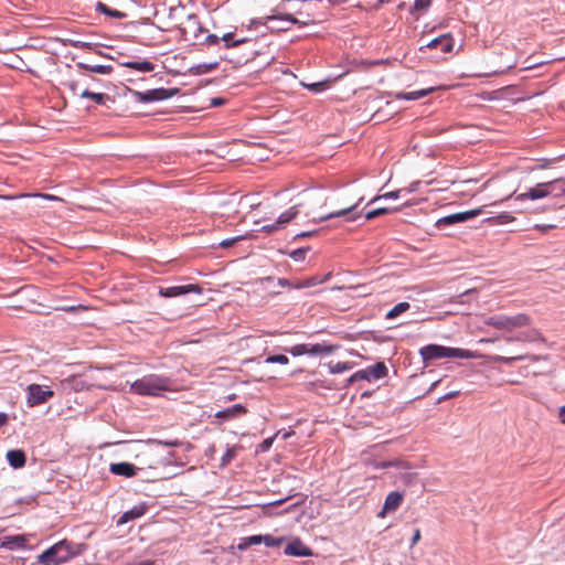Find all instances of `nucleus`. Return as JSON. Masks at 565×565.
<instances>
[{
    "label": "nucleus",
    "instance_id": "obj_23",
    "mask_svg": "<svg viewBox=\"0 0 565 565\" xmlns=\"http://www.w3.org/2000/svg\"><path fill=\"white\" fill-rule=\"evenodd\" d=\"M78 97L81 98H89L94 100L98 105H104L108 99L109 96L104 93H93L88 89H83L79 92Z\"/></svg>",
    "mask_w": 565,
    "mask_h": 565
},
{
    "label": "nucleus",
    "instance_id": "obj_5",
    "mask_svg": "<svg viewBox=\"0 0 565 565\" xmlns=\"http://www.w3.org/2000/svg\"><path fill=\"white\" fill-rule=\"evenodd\" d=\"M563 182V178H558L548 182L539 183L525 193L516 196V200H537L547 196L548 194L558 190V184Z\"/></svg>",
    "mask_w": 565,
    "mask_h": 565
},
{
    "label": "nucleus",
    "instance_id": "obj_32",
    "mask_svg": "<svg viewBox=\"0 0 565 565\" xmlns=\"http://www.w3.org/2000/svg\"><path fill=\"white\" fill-rule=\"evenodd\" d=\"M398 209H394V211H397ZM393 212V210L388 209V207H379V209H374V210H371L369 211L366 214H365V218L366 220H374L379 216H382V215H385V214H388Z\"/></svg>",
    "mask_w": 565,
    "mask_h": 565
},
{
    "label": "nucleus",
    "instance_id": "obj_18",
    "mask_svg": "<svg viewBox=\"0 0 565 565\" xmlns=\"http://www.w3.org/2000/svg\"><path fill=\"white\" fill-rule=\"evenodd\" d=\"M7 459L11 467L18 469L25 466L26 457L22 450H9L7 452Z\"/></svg>",
    "mask_w": 565,
    "mask_h": 565
},
{
    "label": "nucleus",
    "instance_id": "obj_49",
    "mask_svg": "<svg viewBox=\"0 0 565 565\" xmlns=\"http://www.w3.org/2000/svg\"><path fill=\"white\" fill-rule=\"evenodd\" d=\"M317 233H318V231L301 232V233H298L297 235H295L294 239L297 241V239L305 238V237H311V236H315Z\"/></svg>",
    "mask_w": 565,
    "mask_h": 565
},
{
    "label": "nucleus",
    "instance_id": "obj_63",
    "mask_svg": "<svg viewBox=\"0 0 565 565\" xmlns=\"http://www.w3.org/2000/svg\"><path fill=\"white\" fill-rule=\"evenodd\" d=\"M355 381H359L358 379H353V374L349 377L348 382L349 384L354 383Z\"/></svg>",
    "mask_w": 565,
    "mask_h": 565
},
{
    "label": "nucleus",
    "instance_id": "obj_1",
    "mask_svg": "<svg viewBox=\"0 0 565 565\" xmlns=\"http://www.w3.org/2000/svg\"><path fill=\"white\" fill-rule=\"evenodd\" d=\"M532 323V318L525 313L520 312L514 316L508 315H493L484 319V324L492 327L497 330L512 333L515 330L529 327Z\"/></svg>",
    "mask_w": 565,
    "mask_h": 565
},
{
    "label": "nucleus",
    "instance_id": "obj_64",
    "mask_svg": "<svg viewBox=\"0 0 565 565\" xmlns=\"http://www.w3.org/2000/svg\"><path fill=\"white\" fill-rule=\"evenodd\" d=\"M212 104H213V105H221V104H222V100H221V99H213V100H212Z\"/></svg>",
    "mask_w": 565,
    "mask_h": 565
},
{
    "label": "nucleus",
    "instance_id": "obj_51",
    "mask_svg": "<svg viewBox=\"0 0 565 565\" xmlns=\"http://www.w3.org/2000/svg\"><path fill=\"white\" fill-rule=\"evenodd\" d=\"M235 457V450L234 449H227L225 455L223 456L222 460L223 463L230 462Z\"/></svg>",
    "mask_w": 565,
    "mask_h": 565
},
{
    "label": "nucleus",
    "instance_id": "obj_45",
    "mask_svg": "<svg viewBox=\"0 0 565 565\" xmlns=\"http://www.w3.org/2000/svg\"><path fill=\"white\" fill-rule=\"evenodd\" d=\"M430 4V0H415L414 9L417 11L426 10Z\"/></svg>",
    "mask_w": 565,
    "mask_h": 565
},
{
    "label": "nucleus",
    "instance_id": "obj_44",
    "mask_svg": "<svg viewBox=\"0 0 565 565\" xmlns=\"http://www.w3.org/2000/svg\"><path fill=\"white\" fill-rule=\"evenodd\" d=\"M353 379H358L359 381L366 380L371 381V376L369 373V367L365 370H360L353 374Z\"/></svg>",
    "mask_w": 565,
    "mask_h": 565
},
{
    "label": "nucleus",
    "instance_id": "obj_36",
    "mask_svg": "<svg viewBox=\"0 0 565 565\" xmlns=\"http://www.w3.org/2000/svg\"><path fill=\"white\" fill-rule=\"evenodd\" d=\"M406 191V189H398V190H395V191H391V192H386L382 195H377L375 196L371 203L377 201V200H381V199H398L401 196V193Z\"/></svg>",
    "mask_w": 565,
    "mask_h": 565
},
{
    "label": "nucleus",
    "instance_id": "obj_57",
    "mask_svg": "<svg viewBox=\"0 0 565 565\" xmlns=\"http://www.w3.org/2000/svg\"><path fill=\"white\" fill-rule=\"evenodd\" d=\"M159 444H162L168 447H175L179 445L178 440H167V441H158Z\"/></svg>",
    "mask_w": 565,
    "mask_h": 565
},
{
    "label": "nucleus",
    "instance_id": "obj_20",
    "mask_svg": "<svg viewBox=\"0 0 565 565\" xmlns=\"http://www.w3.org/2000/svg\"><path fill=\"white\" fill-rule=\"evenodd\" d=\"M334 345H329L326 343H316V344H308V354L310 355H324V354H331L335 351Z\"/></svg>",
    "mask_w": 565,
    "mask_h": 565
},
{
    "label": "nucleus",
    "instance_id": "obj_38",
    "mask_svg": "<svg viewBox=\"0 0 565 565\" xmlns=\"http://www.w3.org/2000/svg\"><path fill=\"white\" fill-rule=\"evenodd\" d=\"M350 369V365L347 362H338L335 364H330L329 370L332 374L342 373Z\"/></svg>",
    "mask_w": 565,
    "mask_h": 565
},
{
    "label": "nucleus",
    "instance_id": "obj_22",
    "mask_svg": "<svg viewBox=\"0 0 565 565\" xmlns=\"http://www.w3.org/2000/svg\"><path fill=\"white\" fill-rule=\"evenodd\" d=\"M122 65L127 68L135 70V71L142 72V73H149L154 70L153 63H151L149 61L125 62Z\"/></svg>",
    "mask_w": 565,
    "mask_h": 565
},
{
    "label": "nucleus",
    "instance_id": "obj_39",
    "mask_svg": "<svg viewBox=\"0 0 565 565\" xmlns=\"http://www.w3.org/2000/svg\"><path fill=\"white\" fill-rule=\"evenodd\" d=\"M322 281H324V279H318L317 277H312V278L306 279L303 281H299L294 287H296V288H308V287L316 286L317 284L322 282Z\"/></svg>",
    "mask_w": 565,
    "mask_h": 565
},
{
    "label": "nucleus",
    "instance_id": "obj_61",
    "mask_svg": "<svg viewBox=\"0 0 565 565\" xmlns=\"http://www.w3.org/2000/svg\"><path fill=\"white\" fill-rule=\"evenodd\" d=\"M287 499L277 500L275 502L269 503V505H280L282 504Z\"/></svg>",
    "mask_w": 565,
    "mask_h": 565
},
{
    "label": "nucleus",
    "instance_id": "obj_35",
    "mask_svg": "<svg viewBox=\"0 0 565 565\" xmlns=\"http://www.w3.org/2000/svg\"><path fill=\"white\" fill-rule=\"evenodd\" d=\"M265 362L268 364L279 363L285 365L289 363V359L285 354H276L267 356Z\"/></svg>",
    "mask_w": 565,
    "mask_h": 565
},
{
    "label": "nucleus",
    "instance_id": "obj_47",
    "mask_svg": "<svg viewBox=\"0 0 565 565\" xmlns=\"http://www.w3.org/2000/svg\"><path fill=\"white\" fill-rule=\"evenodd\" d=\"M221 40V36H217L216 34H209L206 38H205V41L204 43L206 45H215L218 43V41Z\"/></svg>",
    "mask_w": 565,
    "mask_h": 565
},
{
    "label": "nucleus",
    "instance_id": "obj_21",
    "mask_svg": "<svg viewBox=\"0 0 565 565\" xmlns=\"http://www.w3.org/2000/svg\"><path fill=\"white\" fill-rule=\"evenodd\" d=\"M431 92H434V88L419 89V90H415V92H411V93L399 92V93H396L394 95V97L396 99L416 100V99H420V98L427 96Z\"/></svg>",
    "mask_w": 565,
    "mask_h": 565
},
{
    "label": "nucleus",
    "instance_id": "obj_8",
    "mask_svg": "<svg viewBox=\"0 0 565 565\" xmlns=\"http://www.w3.org/2000/svg\"><path fill=\"white\" fill-rule=\"evenodd\" d=\"M455 40L450 33L441 34L426 44L420 46V51L424 49L439 50L441 53H450L454 50Z\"/></svg>",
    "mask_w": 565,
    "mask_h": 565
},
{
    "label": "nucleus",
    "instance_id": "obj_10",
    "mask_svg": "<svg viewBox=\"0 0 565 565\" xmlns=\"http://www.w3.org/2000/svg\"><path fill=\"white\" fill-rule=\"evenodd\" d=\"M481 212H482L481 209H476V210H470V211H466V212L450 214V215L439 218L437 221V226L440 227L443 225H452L456 223L466 222L468 220L476 217Z\"/></svg>",
    "mask_w": 565,
    "mask_h": 565
},
{
    "label": "nucleus",
    "instance_id": "obj_48",
    "mask_svg": "<svg viewBox=\"0 0 565 565\" xmlns=\"http://www.w3.org/2000/svg\"><path fill=\"white\" fill-rule=\"evenodd\" d=\"M70 44L76 49L88 47L90 44L78 40H70Z\"/></svg>",
    "mask_w": 565,
    "mask_h": 565
},
{
    "label": "nucleus",
    "instance_id": "obj_27",
    "mask_svg": "<svg viewBox=\"0 0 565 565\" xmlns=\"http://www.w3.org/2000/svg\"><path fill=\"white\" fill-rule=\"evenodd\" d=\"M221 40L224 42L226 49L238 46L247 41L246 38L235 39L234 32L223 34Z\"/></svg>",
    "mask_w": 565,
    "mask_h": 565
},
{
    "label": "nucleus",
    "instance_id": "obj_12",
    "mask_svg": "<svg viewBox=\"0 0 565 565\" xmlns=\"http://www.w3.org/2000/svg\"><path fill=\"white\" fill-rule=\"evenodd\" d=\"M284 553L288 556H311L312 551L300 539H295L286 547Z\"/></svg>",
    "mask_w": 565,
    "mask_h": 565
},
{
    "label": "nucleus",
    "instance_id": "obj_14",
    "mask_svg": "<svg viewBox=\"0 0 565 565\" xmlns=\"http://www.w3.org/2000/svg\"><path fill=\"white\" fill-rule=\"evenodd\" d=\"M504 340L507 342H537L544 341V338L542 337L541 332L537 329H531L527 331L520 332L515 337H505Z\"/></svg>",
    "mask_w": 565,
    "mask_h": 565
},
{
    "label": "nucleus",
    "instance_id": "obj_30",
    "mask_svg": "<svg viewBox=\"0 0 565 565\" xmlns=\"http://www.w3.org/2000/svg\"><path fill=\"white\" fill-rule=\"evenodd\" d=\"M79 67L86 70V71H89L92 73H96V74H109L113 72V66L111 65H99V64H96V65H87V64H79Z\"/></svg>",
    "mask_w": 565,
    "mask_h": 565
},
{
    "label": "nucleus",
    "instance_id": "obj_59",
    "mask_svg": "<svg viewBox=\"0 0 565 565\" xmlns=\"http://www.w3.org/2000/svg\"><path fill=\"white\" fill-rule=\"evenodd\" d=\"M565 179H563V182L558 184V190L556 192H561L562 194L565 195Z\"/></svg>",
    "mask_w": 565,
    "mask_h": 565
},
{
    "label": "nucleus",
    "instance_id": "obj_62",
    "mask_svg": "<svg viewBox=\"0 0 565 565\" xmlns=\"http://www.w3.org/2000/svg\"><path fill=\"white\" fill-rule=\"evenodd\" d=\"M279 285L281 286H289V282L287 279H279Z\"/></svg>",
    "mask_w": 565,
    "mask_h": 565
},
{
    "label": "nucleus",
    "instance_id": "obj_16",
    "mask_svg": "<svg viewBox=\"0 0 565 565\" xmlns=\"http://www.w3.org/2000/svg\"><path fill=\"white\" fill-rule=\"evenodd\" d=\"M403 502V494L398 491L390 492L385 499L382 511L379 516L383 518L386 512L395 511Z\"/></svg>",
    "mask_w": 565,
    "mask_h": 565
},
{
    "label": "nucleus",
    "instance_id": "obj_53",
    "mask_svg": "<svg viewBox=\"0 0 565 565\" xmlns=\"http://www.w3.org/2000/svg\"><path fill=\"white\" fill-rule=\"evenodd\" d=\"M459 394H460V391H452V392H449V393L445 394L444 396H441V397L439 398V402H441V401H447V399H450V398L457 397Z\"/></svg>",
    "mask_w": 565,
    "mask_h": 565
},
{
    "label": "nucleus",
    "instance_id": "obj_29",
    "mask_svg": "<svg viewBox=\"0 0 565 565\" xmlns=\"http://www.w3.org/2000/svg\"><path fill=\"white\" fill-rule=\"evenodd\" d=\"M409 307L411 305L408 302H399L396 306H394L390 311H387L385 318L388 320L395 319L403 312L407 311Z\"/></svg>",
    "mask_w": 565,
    "mask_h": 565
},
{
    "label": "nucleus",
    "instance_id": "obj_11",
    "mask_svg": "<svg viewBox=\"0 0 565 565\" xmlns=\"http://www.w3.org/2000/svg\"><path fill=\"white\" fill-rule=\"evenodd\" d=\"M358 206H359V203H355V204H353V205H351L349 207L341 209L339 211H335V212L322 215V216H320L317 220H312V222L321 223V222H324V221H328V220H331V218H334V217H341V216H348L347 221L353 222V221H355V220H358L360 217L359 213L351 214Z\"/></svg>",
    "mask_w": 565,
    "mask_h": 565
},
{
    "label": "nucleus",
    "instance_id": "obj_58",
    "mask_svg": "<svg viewBox=\"0 0 565 565\" xmlns=\"http://www.w3.org/2000/svg\"><path fill=\"white\" fill-rule=\"evenodd\" d=\"M70 88L72 89V92H73V94H74L75 96H78L79 92H77V83L72 82V83L70 84Z\"/></svg>",
    "mask_w": 565,
    "mask_h": 565
},
{
    "label": "nucleus",
    "instance_id": "obj_54",
    "mask_svg": "<svg viewBox=\"0 0 565 565\" xmlns=\"http://www.w3.org/2000/svg\"><path fill=\"white\" fill-rule=\"evenodd\" d=\"M420 537H422V535H420V530H419V529H416V530L414 531V535H413V537H412V543H411V545H412V546H414L415 544H417V543H418V541L420 540Z\"/></svg>",
    "mask_w": 565,
    "mask_h": 565
},
{
    "label": "nucleus",
    "instance_id": "obj_37",
    "mask_svg": "<svg viewBox=\"0 0 565 565\" xmlns=\"http://www.w3.org/2000/svg\"><path fill=\"white\" fill-rule=\"evenodd\" d=\"M31 196H40L42 199L50 200V201H62V199H60L58 196L53 195V194H47V193H23V194L19 195V198H31Z\"/></svg>",
    "mask_w": 565,
    "mask_h": 565
},
{
    "label": "nucleus",
    "instance_id": "obj_19",
    "mask_svg": "<svg viewBox=\"0 0 565 565\" xmlns=\"http://www.w3.org/2000/svg\"><path fill=\"white\" fill-rule=\"evenodd\" d=\"M135 95L140 102H152L166 98L164 89H151L145 93L136 92Z\"/></svg>",
    "mask_w": 565,
    "mask_h": 565
},
{
    "label": "nucleus",
    "instance_id": "obj_6",
    "mask_svg": "<svg viewBox=\"0 0 565 565\" xmlns=\"http://www.w3.org/2000/svg\"><path fill=\"white\" fill-rule=\"evenodd\" d=\"M205 30L195 14H189L184 24L180 28L181 38L186 42H193L199 39Z\"/></svg>",
    "mask_w": 565,
    "mask_h": 565
},
{
    "label": "nucleus",
    "instance_id": "obj_28",
    "mask_svg": "<svg viewBox=\"0 0 565 565\" xmlns=\"http://www.w3.org/2000/svg\"><path fill=\"white\" fill-rule=\"evenodd\" d=\"M262 544V535H252L247 537H243L237 545L239 551H245L252 545Z\"/></svg>",
    "mask_w": 565,
    "mask_h": 565
},
{
    "label": "nucleus",
    "instance_id": "obj_43",
    "mask_svg": "<svg viewBox=\"0 0 565 565\" xmlns=\"http://www.w3.org/2000/svg\"><path fill=\"white\" fill-rule=\"evenodd\" d=\"M25 543V539L21 535H15L10 539L9 542L6 543V545H13L15 547H22Z\"/></svg>",
    "mask_w": 565,
    "mask_h": 565
},
{
    "label": "nucleus",
    "instance_id": "obj_4",
    "mask_svg": "<svg viewBox=\"0 0 565 565\" xmlns=\"http://www.w3.org/2000/svg\"><path fill=\"white\" fill-rule=\"evenodd\" d=\"M73 555L70 543L63 540L41 553L38 562L42 565H58L70 561Z\"/></svg>",
    "mask_w": 565,
    "mask_h": 565
},
{
    "label": "nucleus",
    "instance_id": "obj_42",
    "mask_svg": "<svg viewBox=\"0 0 565 565\" xmlns=\"http://www.w3.org/2000/svg\"><path fill=\"white\" fill-rule=\"evenodd\" d=\"M268 20H281L282 22L285 23H288V24H298L299 21L292 17L291 14H286L284 17H276V15H270V17H267Z\"/></svg>",
    "mask_w": 565,
    "mask_h": 565
},
{
    "label": "nucleus",
    "instance_id": "obj_15",
    "mask_svg": "<svg viewBox=\"0 0 565 565\" xmlns=\"http://www.w3.org/2000/svg\"><path fill=\"white\" fill-rule=\"evenodd\" d=\"M109 471L116 476H124L126 478H131L137 475L138 468L129 462H115L110 463Z\"/></svg>",
    "mask_w": 565,
    "mask_h": 565
},
{
    "label": "nucleus",
    "instance_id": "obj_26",
    "mask_svg": "<svg viewBox=\"0 0 565 565\" xmlns=\"http://www.w3.org/2000/svg\"><path fill=\"white\" fill-rule=\"evenodd\" d=\"M369 373L371 380H380L387 374V367L384 362H377L376 364L369 366Z\"/></svg>",
    "mask_w": 565,
    "mask_h": 565
},
{
    "label": "nucleus",
    "instance_id": "obj_31",
    "mask_svg": "<svg viewBox=\"0 0 565 565\" xmlns=\"http://www.w3.org/2000/svg\"><path fill=\"white\" fill-rule=\"evenodd\" d=\"M285 542V537H275L270 534L262 535V543L267 547H279Z\"/></svg>",
    "mask_w": 565,
    "mask_h": 565
},
{
    "label": "nucleus",
    "instance_id": "obj_25",
    "mask_svg": "<svg viewBox=\"0 0 565 565\" xmlns=\"http://www.w3.org/2000/svg\"><path fill=\"white\" fill-rule=\"evenodd\" d=\"M96 10L100 13H104L110 18H114V19H124L126 18V13L125 12H121L119 10H116V9H111L109 8L107 4L103 3V2H97L96 4Z\"/></svg>",
    "mask_w": 565,
    "mask_h": 565
},
{
    "label": "nucleus",
    "instance_id": "obj_56",
    "mask_svg": "<svg viewBox=\"0 0 565 565\" xmlns=\"http://www.w3.org/2000/svg\"><path fill=\"white\" fill-rule=\"evenodd\" d=\"M558 419L562 424H565V405L558 412Z\"/></svg>",
    "mask_w": 565,
    "mask_h": 565
},
{
    "label": "nucleus",
    "instance_id": "obj_50",
    "mask_svg": "<svg viewBox=\"0 0 565 565\" xmlns=\"http://www.w3.org/2000/svg\"><path fill=\"white\" fill-rule=\"evenodd\" d=\"M279 228H281V227H280V225H278V222L276 221V222H275V223H273V224H269V225H265V226H263V228H262V230H263L264 232H266V233H271V232L277 231V230H279Z\"/></svg>",
    "mask_w": 565,
    "mask_h": 565
},
{
    "label": "nucleus",
    "instance_id": "obj_40",
    "mask_svg": "<svg viewBox=\"0 0 565 565\" xmlns=\"http://www.w3.org/2000/svg\"><path fill=\"white\" fill-rule=\"evenodd\" d=\"M218 67V62H213V63H209V64H200L196 66V73L198 74H204V73H207V72H211L213 70H216Z\"/></svg>",
    "mask_w": 565,
    "mask_h": 565
},
{
    "label": "nucleus",
    "instance_id": "obj_60",
    "mask_svg": "<svg viewBox=\"0 0 565 565\" xmlns=\"http://www.w3.org/2000/svg\"><path fill=\"white\" fill-rule=\"evenodd\" d=\"M500 217H502V218H504V220H507V221H510V222H511V221H514V217H513V216H511V215H509V214H502V215H500Z\"/></svg>",
    "mask_w": 565,
    "mask_h": 565
},
{
    "label": "nucleus",
    "instance_id": "obj_13",
    "mask_svg": "<svg viewBox=\"0 0 565 565\" xmlns=\"http://www.w3.org/2000/svg\"><path fill=\"white\" fill-rule=\"evenodd\" d=\"M247 413V409L245 406L241 404H235L228 408H225L223 411H218L215 413L214 417L218 418L223 422L232 420L235 418H238Z\"/></svg>",
    "mask_w": 565,
    "mask_h": 565
},
{
    "label": "nucleus",
    "instance_id": "obj_2",
    "mask_svg": "<svg viewBox=\"0 0 565 565\" xmlns=\"http://www.w3.org/2000/svg\"><path fill=\"white\" fill-rule=\"evenodd\" d=\"M419 354L425 363L445 358L472 359L475 353L459 348H448L439 344H428L419 350Z\"/></svg>",
    "mask_w": 565,
    "mask_h": 565
},
{
    "label": "nucleus",
    "instance_id": "obj_55",
    "mask_svg": "<svg viewBox=\"0 0 565 565\" xmlns=\"http://www.w3.org/2000/svg\"><path fill=\"white\" fill-rule=\"evenodd\" d=\"M9 417L6 413H0V427L8 424Z\"/></svg>",
    "mask_w": 565,
    "mask_h": 565
},
{
    "label": "nucleus",
    "instance_id": "obj_7",
    "mask_svg": "<svg viewBox=\"0 0 565 565\" xmlns=\"http://www.w3.org/2000/svg\"><path fill=\"white\" fill-rule=\"evenodd\" d=\"M26 401L30 406L43 404L54 396V391L40 384H30L26 388Z\"/></svg>",
    "mask_w": 565,
    "mask_h": 565
},
{
    "label": "nucleus",
    "instance_id": "obj_41",
    "mask_svg": "<svg viewBox=\"0 0 565 565\" xmlns=\"http://www.w3.org/2000/svg\"><path fill=\"white\" fill-rule=\"evenodd\" d=\"M524 359H525V356H523V355H518V356H501V355H497V356L493 358V361L509 364V363H512L514 361H522Z\"/></svg>",
    "mask_w": 565,
    "mask_h": 565
},
{
    "label": "nucleus",
    "instance_id": "obj_46",
    "mask_svg": "<svg viewBox=\"0 0 565 565\" xmlns=\"http://www.w3.org/2000/svg\"><path fill=\"white\" fill-rule=\"evenodd\" d=\"M239 239H242V236H236V237L227 238V239L222 241L220 243V246L223 247V248H228V247L233 246Z\"/></svg>",
    "mask_w": 565,
    "mask_h": 565
},
{
    "label": "nucleus",
    "instance_id": "obj_3",
    "mask_svg": "<svg viewBox=\"0 0 565 565\" xmlns=\"http://www.w3.org/2000/svg\"><path fill=\"white\" fill-rule=\"evenodd\" d=\"M170 381L166 377L150 374L136 380L130 388L139 395H158L160 392L168 391Z\"/></svg>",
    "mask_w": 565,
    "mask_h": 565
},
{
    "label": "nucleus",
    "instance_id": "obj_24",
    "mask_svg": "<svg viewBox=\"0 0 565 565\" xmlns=\"http://www.w3.org/2000/svg\"><path fill=\"white\" fill-rule=\"evenodd\" d=\"M301 206V204H296L291 206L289 210L280 214L277 222L280 227H284L286 224H288L290 221H292L299 213L298 207Z\"/></svg>",
    "mask_w": 565,
    "mask_h": 565
},
{
    "label": "nucleus",
    "instance_id": "obj_33",
    "mask_svg": "<svg viewBox=\"0 0 565 565\" xmlns=\"http://www.w3.org/2000/svg\"><path fill=\"white\" fill-rule=\"evenodd\" d=\"M308 250H310V247L307 246V247H301V248H298V249H295L292 250L289 256L295 260V262H303L305 258H306V255L308 253Z\"/></svg>",
    "mask_w": 565,
    "mask_h": 565
},
{
    "label": "nucleus",
    "instance_id": "obj_17",
    "mask_svg": "<svg viewBox=\"0 0 565 565\" xmlns=\"http://www.w3.org/2000/svg\"><path fill=\"white\" fill-rule=\"evenodd\" d=\"M146 511H147L146 504L142 503V504L135 505L134 508H131L130 510H128L121 514V516L117 521V524L121 525L129 521L139 519L146 513Z\"/></svg>",
    "mask_w": 565,
    "mask_h": 565
},
{
    "label": "nucleus",
    "instance_id": "obj_34",
    "mask_svg": "<svg viewBox=\"0 0 565 565\" xmlns=\"http://www.w3.org/2000/svg\"><path fill=\"white\" fill-rule=\"evenodd\" d=\"M288 352L290 354H292L294 356H300L303 354H308V343H301V344L294 345L292 348H290L288 350Z\"/></svg>",
    "mask_w": 565,
    "mask_h": 565
},
{
    "label": "nucleus",
    "instance_id": "obj_9",
    "mask_svg": "<svg viewBox=\"0 0 565 565\" xmlns=\"http://www.w3.org/2000/svg\"><path fill=\"white\" fill-rule=\"evenodd\" d=\"M202 288L199 285L190 284L185 286H172V287H161L159 289V295L164 298H172L185 295L188 292H196L201 294Z\"/></svg>",
    "mask_w": 565,
    "mask_h": 565
},
{
    "label": "nucleus",
    "instance_id": "obj_52",
    "mask_svg": "<svg viewBox=\"0 0 565 565\" xmlns=\"http://www.w3.org/2000/svg\"><path fill=\"white\" fill-rule=\"evenodd\" d=\"M273 441H274V438H266L265 440L262 441V444L259 445V448L263 451H266L271 447Z\"/></svg>",
    "mask_w": 565,
    "mask_h": 565
}]
</instances>
